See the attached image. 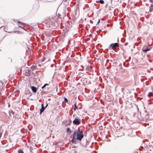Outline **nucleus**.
I'll use <instances>...</instances> for the list:
<instances>
[{
	"label": "nucleus",
	"instance_id": "obj_1",
	"mask_svg": "<svg viewBox=\"0 0 153 153\" xmlns=\"http://www.w3.org/2000/svg\"><path fill=\"white\" fill-rule=\"evenodd\" d=\"M73 135L75 137L76 136V139L79 141L81 140L83 137V132L82 131H79L78 130H76L75 131Z\"/></svg>",
	"mask_w": 153,
	"mask_h": 153
},
{
	"label": "nucleus",
	"instance_id": "obj_2",
	"mask_svg": "<svg viewBox=\"0 0 153 153\" xmlns=\"http://www.w3.org/2000/svg\"><path fill=\"white\" fill-rule=\"evenodd\" d=\"M118 46V44L117 43H112L108 47V48L111 49H115Z\"/></svg>",
	"mask_w": 153,
	"mask_h": 153
},
{
	"label": "nucleus",
	"instance_id": "obj_3",
	"mask_svg": "<svg viewBox=\"0 0 153 153\" xmlns=\"http://www.w3.org/2000/svg\"><path fill=\"white\" fill-rule=\"evenodd\" d=\"M73 123L76 125H79L80 123V120L78 119H75L73 121Z\"/></svg>",
	"mask_w": 153,
	"mask_h": 153
},
{
	"label": "nucleus",
	"instance_id": "obj_4",
	"mask_svg": "<svg viewBox=\"0 0 153 153\" xmlns=\"http://www.w3.org/2000/svg\"><path fill=\"white\" fill-rule=\"evenodd\" d=\"M42 108L40 109V114H41L44 110L45 108H44L43 106V104H42Z\"/></svg>",
	"mask_w": 153,
	"mask_h": 153
},
{
	"label": "nucleus",
	"instance_id": "obj_5",
	"mask_svg": "<svg viewBox=\"0 0 153 153\" xmlns=\"http://www.w3.org/2000/svg\"><path fill=\"white\" fill-rule=\"evenodd\" d=\"M76 138H75V137L74 136V135L73 134V137L71 140V142L73 143H76Z\"/></svg>",
	"mask_w": 153,
	"mask_h": 153
},
{
	"label": "nucleus",
	"instance_id": "obj_6",
	"mask_svg": "<svg viewBox=\"0 0 153 153\" xmlns=\"http://www.w3.org/2000/svg\"><path fill=\"white\" fill-rule=\"evenodd\" d=\"M32 91L34 93H36L37 91L36 88L33 86L31 87Z\"/></svg>",
	"mask_w": 153,
	"mask_h": 153
},
{
	"label": "nucleus",
	"instance_id": "obj_7",
	"mask_svg": "<svg viewBox=\"0 0 153 153\" xmlns=\"http://www.w3.org/2000/svg\"><path fill=\"white\" fill-rule=\"evenodd\" d=\"M91 69V66L88 65L86 68V70L88 71H90Z\"/></svg>",
	"mask_w": 153,
	"mask_h": 153
},
{
	"label": "nucleus",
	"instance_id": "obj_8",
	"mask_svg": "<svg viewBox=\"0 0 153 153\" xmlns=\"http://www.w3.org/2000/svg\"><path fill=\"white\" fill-rule=\"evenodd\" d=\"M18 23H20V24H21V25H18L19 27L23 28V27H22V25L24 24V23H23V22H21L20 21H18Z\"/></svg>",
	"mask_w": 153,
	"mask_h": 153
},
{
	"label": "nucleus",
	"instance_id": "obj_9",
	"mask_svg": "<svg viewBox=\"0 0 153 153\" xmlns=\"http://www.w3.org/2000/svg\"><path fill=\"white\" fill-rule=\"evenodd\" d=\"M100 2L101 4H103L104 3V1L103 0H100V1H97V2Z\"/></svg>",
	"mask_w": 153,
	"mask_h": 153
},
{
	"label": "nucleus",
	"instance_id": "obj_10",
	"mask_svg": "<svg viewBox=\"0 0 153 153\" xmlns=\"http://www.w3.org/2000/svg\"><path fill=\"white\" fill-rule=\"evenodd\" d=\"M150 49V48H147V49H145L143 51V52L144 53H146V52L149 50Z\"/></svg>",
	"mask_w": 153,
	"mask_h": 153
},
{
	"label": "nucleus",
	"instance_id": "obj_11",
	"mask_svg": "<svg viewBox=\"0 0 153 153\" xmlns=\"http://www.w3.org/2000/svg\"><path fill=\"white\" fill-rule=\"evenodd\" d=\"M67 132H69V134H70L71 133V130L69 128H68L67 129Z\"/></svg>",
	"mask_w": 153,
	"mask_h": 153
},
{
	"label": "nucleus",
	"instance_id": "obj_12",
	"mask_svg": "<svg viewBox=\"0 0 153 153\" xmlns=\"http://www.w3.org/2000/svg\"><path fill=\"white\" fill-rule=\"evenodd\" d=\"M18 153H24L23 152L21 149H19L18 151Z\"/></svg>",
	"mask_w": 153,
	"mask_h": 153
},
{
	"label": "nucleus",
	"instance_id": "obj_13",
	"mask_svg": "<svg viewBox=\"0 0 153 153\" xmlns=\"http://www.w3.org/2000/svg\"><path fill=\"white\" fill-rule=\"evenodd\" d=\"M48 85V84H45L42 87V89H43L44 88H45V86H46V85Z\"/></svg>",
	"mask_w": 153,
	"mask_h": 153
},
{
	"label": "nucleus",
	"instance_id": "obj_14",
	"mask_svg": "<svg viewBox=\"0 0 153 153\" xmlns=\"http://www.w3.org/2000/svg\"><path fill=\"white\" fill-rule=\"evenodd\" d=\"M153 93H149V96H152Z\"/></svg>",
	"mask_w": 153,
	"mask_h": 153
},
{
	"label": "nucleus",
	"instance_id": "obj_15",
	"mask_svg": "<svg viewBox=\"0 0 153 153\" xmlns=\"http://www.w3.org/2000/svg\"><path fill=\"white\" fill-rule=\"evenodd\" d=\"M64 100H65V101L66 102H67L68 101V99L65 98Z\"/></svg>",
	"mask_w": 153,
	"mask_h": 153
},
{
	"label": "nucleus",
	"instance_id": "obj_16",
	"mask_svg": "<svg viewBox=\"0 0 153 153\" xmlns=\"http://www.w3.org/2000/svg\"><path fill=\"white\" fill-rule=\"evenodd\" d=\"M151 9H153V4H151Z\"/></svg>",
	"mask_w": 153,
	"mask_h": 153
},
{
	"label": "nucleus",
	"instance_id": "obj_17",
	"mask_svg": "<svg viewBox=\"0 0 153 153\" xmlns=\"http://www.w3.org/2000/svg\"><path fill=\"white\" fill-rule=\"evenodd\" d=\"M153 0H149V1L153 3V1H152Z\"/></svg>",
	"mask_w": 153,
	"mask_h": 153
},
{
	"label": "nucleus",
	"instance_id": "obj_18",
	"mask_svg": "<svg viewBox=\"0 0 153 153\" xmlns=\"http://www.w3.org/2000/svg\"><path fill=\"white\" fill-rule=\"evenodd\" d=\"M100 22V20L99 19L97 22V24H98V23H99V22Z\"/></svg>",
	"mask_w": 153,
	"mask_h": 153
},
{
	"label": "nucleus",
	"instance_id": "obj_19",
	"mask_svg": "<svg viewBox=\"0 0 153 153\" xmlns=\"http://www.w3.org/2000/svg\"><path fill=\"white\" fill-rule=\"evenodd\" d=\"M152 90L153 91V88H152Z\"/></svg>",
	"mask_w": 153,
	"mask_h": 153
},
{
	"label": "nucleus",
	"instance_id": "obj_20",
	"mask_svg": "<svg viewBox=\"0 0 153 153\" xmlns=\"http://www.w3.org/2000/svg\"><path fill=\"white\" fill-rule=\"evenodd\" d=\"M152 96H153V94H152Z\"/></svg>",
	"mask_w": 153,
	"mask_h": 153
}]
</instances>
